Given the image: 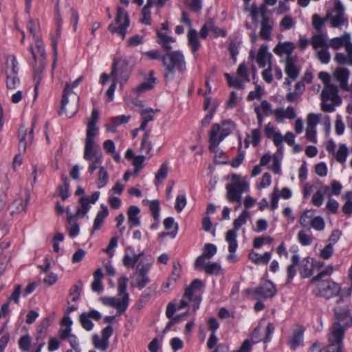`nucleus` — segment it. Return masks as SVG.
<instances>
[{
  "instance_id": "47",
  "label": "nucleus",
  "mask_w": 352,
  "mask_h": 352,
  "mask_svg": "<svg viewBox=\"0 0 352 352\" xmlns=\"http://www.w3.org/2000/svg\"><path fill=\"white\" fill-rule=\"evenodd\" d=\"M299 243L304 246L309 245L313 242V236L307 234L305 231L300 230L298 233Z\"/></svg>"
},
{
  "instance_id": "2",
  "label": "nucleus",
  "mask_w": 352,
  "mask_h": 352,
  "mask_svg": "<svg viewBox=\"0 0 352 352\" xmlns=\"http://www.w3.org/2000/svg\"><path fill=\"white\" fill-rule=\"evenodd\" d=\"M223 129L221 130L219 124H213L209 134V150L214 151L219 144L229 135L235 127V124L230 120H226L221 122Z\"/></svg>"
},
{
  "instance_id": "17",
  "label": "nucleus",
  "mask_w": 352,
  "mask_h": 352,
  "mask_svg": "<svg viewBox=\"0 0 352 352\" xmlns=\"http://www.w3.org/2000/svg\"><path fill=\"white\" fill-rule=\"evenodd\" d=\"M296 58L287 56L285 60V73L292 80H295L299 75V69L296 67Z\"/></svg>"
},
{
  "instance_id": "35",
  "label": "nucleus",
  "mask_w": 352,
  "mask_h": 352,
  "mask_svg": "<svg viewBox=\"0 0 352 352\" xmlns=\"http://www.w3.org/2000/svg\"><path fill=\"white\" fill-rule=\"evenodd\" d=\"M27 129L25 127L24 125H21L19 129V150L20 153H25L27 148V140H26V135H27Z\"/></svg>"
},
{
  "instance_id": "12",
  "label": "nucleus",
  "mask_w": 352,
  "mask_h": 352,
  "mask_svg": "<svg viewBox=\"0 0 352 352\" xmlns=\"http://www.w3.org/2000/svg\"><path fill=\"white\" fill-rule=\"evenodd\" d=\"M338 88L336 85L329 84L325 85L321 93L322 101L326 102L331 100L335 104H340L342 102L341 98L338 95Z\"/></svg>"
},
{
  "instance_id": "64",
  "label": "nucleus",
  "mask_w": 352,
  "mask_h": 352,
  "mask_svg": "<svg viewBox=\"0 0 352 352\" xmlns=\"http://www.w3.org/2000/svg\"><path fill=\"white\" fill-rule=\"evenodd\" d=\"M19 345L21 350L28 351L30 347V337L28 335L22 336L19 340Z\"/></svg>"
},
{
  "instance_id": "57",
  "label": "nucleus",
  "mask_w": 352,
  "mask_h": 352,
  "mask_svg": "<svg viewBox=\"0 0 352 352\" xmlns=\"http://www.w3.org/2000/svg\"><path fill=\"white\" fill-rule=\"evenodd\" d=\"M144 54L147 57L149 60H161L162 63H163V57L164 54H162L158 50H152L147 52H145Z\"/></svg>"
},
{
  "instance_id": "33",
  "label": "nucleus",
  "mask_w": 352,
  "mask_h": 352,
  "mask_svg": "<svg viewBox=\"0 0 352 352\" xmlns=\"http://www.w3.org/2000/svg\"><path fill=\"white\" fill-rule=\"evenodd\" d=\"M188 40L192 53H195L200 47V43L196 30L192 28L189 30L188 33Z\"/></svg>"
},
{
  "instance_id": "53",
  "label": "nucleus",
  "mask_w": 352,
  "mask_h": 352,
  "mask_svg": "<svg viewBox=\"0 0 352 352\" xmlns=\"http://www.w3.org/2000/svg\"><path fill=\"white\" fill-rule=\"evenodd\" d=\"M30 199V196L28 195L25 197V203L23 202L21 199H16L13 201L11 207L16 206L17 209V212H25L27 209V205Z\"/></svg>"
},
{
  "instance_id": "20",
  "label": "nucleus",
  "mask_w": 352,
  "mask_h": 352,
  "mask_svg": "<svg viewBox=\"0 0 352 352\" xmlns=\"http://www.w3.org/2000/svg\"><path fill=\"white\" fill-rule=\"evenodd\" d=\"M155 32L157 36V43L162 46L166 53L171 52L172 46L170 43H174L175 39L172 36L161 32L158 29H156Z\"/></svg>"
},
{
  "instance_id": "23",
  "label": "nucleus",
  "mask_w": 352,
  "mask_h": 352,
  "mask_svg": "<svg viewBox=\"0 0 352 352\" xmlns=\"http://www.w3.org/2000/svg\"><path fill=\"white\" fill-rule=\"evenodd\" d=\"M272 254L270 252H266L263 254L261 255L257 252L252 250L248 254V258L251 260L254 263L258 265H267L271 259Z\"/></svg>"
},
{
  "instance_id": "31",
  "label": "nucleus",
  "mask_w": 352,
  "mask_h": 352,
  "mask_svg": "<svg viewBox=\"0 0 352 352\" xmlns=\"http://www.w3.org/2000/svg\"><path fill=\"white\" fill-rule=\"evenodd\" d=\"M250 217V212L248 210H244L240 214V215L234 220L233 226L234 228L229 230L228 231H234L235 234L237 236L236 232L241 228V227L246 223L248 218Z\"/></svg>"
},
{
  "instance_id": "13",
  "label": "nucleus",
  "mask_w": 352,
  "mask_h": 352,
  "mask_svg": "<svg viewBox=\"0 0 352 352\" xmlns=\"http://www.w3.org/2000/svg\"><path fill=\"white\" fill-rule=\"evenodd\" d=\"M83 77L79 76L76 80H75L72 84L67 82L65 85L64 90L63 91L62 100L60 102V109L58 111V114L61 115L64 111H65V106L68 103V95L73 94L72 89L78 86V85L82 82Z\"/></svg>"
},
{
  "instance_id": "3",
  "label": "nucleus",
  "mask_w": 352,
  "mask_h": 352,
  "mask_svg": "<svg viewBox=\"0 0 352 352\" xmlns=\"http://www.w3.org/2000/svg\"><path fill=\"white\" fill-rule=\"evenodd\" d=\"M133 67L127 58L118 57L113 60L110 74L111 80H116L121 86H123L129 80Z\"/></svg>"
},
{
  "instance_id": "21",
  "label": "nucleus",
  "mask_w": 352,
  "mask_h": 352,
  "mask_svg": "<svg viewBox=\"0 0 352 352\" xmlns=\"http://www.w3.org/2000/svg\"><path fill=\"white\" fill-rule=\"evenodd\" d=\"M140 212V210L138 206H131L129 207L127 211L128 223L131 229L140 225V219L138 216Z\"/></svg>"
},
{
  "instance_id": "30",
  "label": "nucleus",
  "mask_w": 352,
  "mask_h": 352,
  "mask_svg": "<svg viewBox=\"0 0 352 352\" xmlns=\"http://www.w3.org/2000/svg\"><path fill=\"white\" fill-rule=\"evenodd\" d=\"M311 44L315 50L319 47L329 48L328 43L322 32H318V34L313 35L311 38Z\"/></svg>"
},
{
  "instance_id": "15",
  "label": "nucleus",
  "mask_w": 352,
  "mask_h": 352,
  "mask_svg": "<svg viewBox=\"0 0 352 352\" xmlns=\"http://www.w3.org/2000/svg\"><path fill=\"white\" fill-rule=\"evenodd\" d=\"M305 328L302 326H298L293 331L292 336L290 337L288 344L293 351L296 350L299 346L303 344V335Z\"/></svg>"
},
{
  "instance_id": "27",
  "label": "nucleus",
  "mask_w": 352,
  "mask_h": 352,
  "mask_svg": "<svg viewBox=\"0 0 352 352\" xmlns=\"http://www.w3.org/2000/svg\"><path fill=\"white\" fill-rule=\"evenodd\" d=\"M100 208L101 210L97 213L94 219L92 232L100 230L104 219L109 215V210L107 206H104V204H101Z\"/></svg>"
},
{
  "instance_id": "45",
  "label": "nucleus",
  "mask_w": 352,
  "mask_h": 352,
  "mask_svg": "<svg viewBox=\"0 0 352 352\" xmlns=\"http://www.w3.org/2000/svg\"><path fill=\"white\" fill-rule=\"evenodd\" d=\"M349 151L344 144L340 145L338 151L336 153V159L340 163H344L347 157Z\"/></svg>"
},
{
  "instance_id": "14",
  "label": "nucleus",
  "mask_w": 352,
  "mask_h": 352,
  "mask_svg": "<svg viewBox=\"0 0 352 352\" xmlns=\"http://www.w3.org/2000/svg\"><path fill=\"white\" fill-rule=\"evenodd\" d=\"M277 290L275 285L271 280H266L263 285L255 289V294L265 298L273 297Z\"/></svg>"
},
{
  "instance_id": "18",
  "label": "nucleus",
  "mask_w": 352,
  "mask_h": 352,
  "mask_svg": "<svg viewBox=\"0 0 352 352\" xmlns=\"http://www.w3.org/2000/svg\"><path fill=\"white\" fill-rule=\"evenodd\" d=\"M314 267L313 258L310 257L303 258L299 267L300 276L303 278L311 276Z\"/></svg>"
},
{
  "instance_id": "6",
  "label": "nucleus",
  "mask_w": 352,
  "mask_h": 352,
  "mask_svg": "<svg viewBox=\"0 0 352 352\" xmlns=\"http://www.w3.org/2000/svg\"><path fill=\"white\" fill-rule=\"evenodd\" d=\"M118 27L113 24H109L108 30L112 33H117L122 36V39L125 38L127 28L130 25V19L129 14L121 6L117 7V14L115 19Z\"/></svg>"
},
{
  "instance_id": "51",
  "label": "nucleus",
  "mask_w": 352,
  "mask_h": 352,
  "mask_svg": "<svg viewBox=\"0 0 352 352\" xmlns=\"http://www.w3.org/2000/svg\"><path fill=\"white\" fill-rule=\"evenodd\" d=\"M224 76L230 87H234L236 89H241L243 87V82L238 78L232 77L228 73H225Z\"/></svg>"
},
{
  "instance_id": "63",
  "label": "nucleus",
  "mask_w": 352,
  "mask_h": 352,
  "mask_svg": "<svg viewBox=\"0 0 352 352\" xmlns=\"http://www.w3.org/2000/svg\"><path fill=\"white\" fill-rule=\"evenodd\" d=\"M151 267V264L146 263L144 261H141L136 267L135 273L140 274H147Z\"/></svg>"
},
{
  "instance_id": "25",
  "label": "nucleus",
  "mask_w": 352,
  "mask_h": 352,
  "mask_svg": "<svg viewBox=\"0 0 352 352\" xmlns=\"http://www.w3.org/2000/svg\"><path fill=\"white\" fill-rule=\"evenodd\" d=\"M131 287H136L139 290L144 288L151 281L148 274H140L135 273L132 277Z\"/></svg>"
},
{
  "instance_id": "58",
  "label": "nucleus",
  "mask_w": 352,
  "mask_h": 352,
  "mask_svg": "<svg viewBox=\"0 0 352 352\" xmlns=\"http://www.w3.org/2000/svg\"><path fill=\"white\" fill-rule=\"evenodd\" d=\"M149 209L155 220H158L160 217V202L157 200H153L150 202Z\"/></svg>"
},
{
  "instance_id": "4",
  "label": "nucleus",
  "mask_w": 352,
  "mask_h": 352,
  "mask_svg": "<svg viewBox=\"0 0 352 352\" xmlns=\"http://www.w3.org/2000/svg\"><path fill=\"white\" fill-rule=\"evenodd\" d=\"M316 288L314 290L316 296L329 299L338 296L340 291V286L331 279L318 280Z\"/></svg>"
},
{
  "instance_id": "5",
  "label": "nucleus",
  "mask_w": 352,
  "mask_h": 352,
  "mask_svg": "<svg viewBox=\"0 0 352 352\" xmlns=\"http://www.w3.org/2000/svg\"><path fill=\"white\" fill-rule=\"evenodd\" d=\"M98 133V128L94 122L88 123L85 142L83 158L85 160H92L94 157L95 150H98L100 146L95 142L94 137Z\"/></svg>"
},
{
  "instance_id": "7",
  "label": "nucleus",
  "mask_w": 352,
  "mask_h": 352,
  "mask_svg": "<svg viewBox=\"0 0 352 352\" xmlns=\"http://www.w3.org/2000/svg\"><path fill=\"white\" fill-rule=\"evenodd\" d=\"M239 176L232 175V184H226L227 199L232 203L239 202L241 199V194L245 191L248 187L246 182H240Z\"/></svg>"
},
{
  "instance_id": "36",
  "label": "nucleus",
  "mask_w": 352,
  "mask_h": 352,
  "mask_svg": "<svg viewBox=\"0 0 352 352\" xmlns=\"http://www.w3.org/2000/svg\"><path fill=\"white\" fill-rule=\"evenodd\" d=\"M157 285L153 284L149 286L140 296L138 304L142 307L144 306L149 300L151 296L155 292Z\"/></svg>"
},
{
  "instance_id": "19",
  "label": "nucleus",
  "mask_w": 352,
  "mask_h": 352,
  "mask_svg": "<svg viewBox=\"0 0 352 352\" xmlns=\"http://www.w3.org/2000/svg\"><path fill=\"white\" fill-rule=\"evenodd\" d=\"M334 76L337 80L340 82L341 89L344 91H349L348 86L349 70L346 68H338L334 72Z\"/></svg>"
},
{
  "instance_id": "41",
  "label": "nucleus",
  "mask_w": 352,
  "mask_h": 352,
  "mask_svg": "<svg viewBox=\"0 0 352 352\" xmlns=\"http://www.w3.org/2000/svg\"><path fill=\"white\" fill-rule=\"evenodd\" d=\"M314 211L312 210H305L299 219V223L303 228H307L311 223L312 219L314 218Z\"/></svg>"
},
{
  "instance_id": "55",
  "label": "nucleus",
  "mask_w": 352,
  "mask_h": 352,
  "mask_svg": "<svg viewBox=\"0 0 352 352\" xmlns=\"http://www.w3.org/2000/svg\"><path fill=\"white\" fill-rule=\"evenodd\" d=\"M150 133V130H147L144 132L140 145V150L143 151L145 148L146 144H148L147 150L146 152L147 154H148L150 151L153 148V145L151 142H148Z\"/></svg>"
},
{
  "instance_id": "8",
  "label": "nucleus",
  "mask_w": 352,
  "mask_h": 352,
  "mask_svg": "<svg viewBox=\"0 0 352 352\" xmlns=\"http://www.w3.org/2000/svg\"><path fill=\"white\" fill-rule=\"evenodd\" d=\"M344 8L340 1H337L333 8L326 14V19L329 20L332 28H339L346 22L344 18Z\"/></svg>"
},
{
  "instance_id": "28",
  "label": "nucleus",
  "mask_w": 352,
  "mask_h": 352,
  "mask_svg": "<svg viewBox=\"0 0 352 352\" xmlns=\"http://www.w3.org/2000/svg\"><path fill=\"white\" fill-rule=\"evenodd\" d=\"M300 257L297 254H294L291 257L292 263L287 268V282L289 283L292 280L296 274V266L299 263Z\"/></svg>"
},
{
  "instance_id": "48",
  "label": "nucleus",
  "mask_w": 352,
  "mask_h": 352,
  "mask_svg": "<svg viewBox=\"0 0 352 352\" xmlns=\"http://www.w3.org/2000/svg\"><path fill=\"white\" fill-rule=\"evenodd\" d=\"M80 322L82 327L87 331H91L94 328V323L91 319L87 316L86 312H83L80 315Z\"/></svg>"
},
{
  "instance_id": "32",
  "label": "nucleus",
  "mask_w": 352,
  "mask_h": 352,
  "mask_svg": "<svg viewBox=\"0 0 352 352\" xmlns=\"http://www.w3.org/2000/svg\"><path fill=\"white\" fill-rule=\"evenodd\" d=\"M129 294H125L122 296V298H116L115 305L113 308L117 310V315H121L124 313L129 306Z\"/></svg>"
},
{
  "instance_id": "59",
  "label": "nucleus",
  "mask_w": 352,
  "mask_h": 352,
  "mask_svg": "<svg viewBox=\"0 0 352 352\" xmlns=\"http://www.w3.org/2000/svg\"><path fill=\"white\" fill-rule=\"evenodd\" d=\"M144 160L145 157L144 155H138L134 157L133 160V164L135 166L134 174H138L142 168Z\"/></svg>"
},
{
  "instance_id": "29",
  "label": "nucleus",
  "mask_w": 352,
  "mask_h": 352,
  "mask_svg": "<svg viewBox=\"0 0 352 352\" xmlns=\"http://www.w3.org/2000/svg\"><path fill=\"white\" fill-rule=\"evenodd\" d=\"M60 177L63 185L58 186V188L59 191V196L61 197L63 201H65L70 196V193L69 192V181L67 176L64 173L61 175Z\"/></svg>"
},
{
  "instance_id": "60",
  "label": "nucleus",
  "mask_w": 352,
  "mask_h": 352,
  "mask_svg": "<svg viewBox=\"0 0 352 352\" xmlns=\"http://www.w3.org/2000/svg\"><path fill=\"white\" fill-rule=\"evenodd\" d=\"M324 219L320 216L314 217L311 221V226L316 230L321 231L324 230Z\"/></svg>"
},
{
  "instance_id": "34",
  "label": "nucleus",
  "mask_w": 352,
  "mask_h": 352,
  "mask_svg": "<svg viewBox=\"0 0 352 352\" xmlns=\"http://www.w3.org/2000/svg\"><path fill=\"white\" fill-rule=\"evenodd\" d=\"M164 226L166 230H170L174 228V230L168 233L172 238H175L177 235L178 230V225L175 223V220L173 217H167L164 220ZM167 233L162 232L160 234V236H165Z\"/></svg>"
},
{
  "instance_id": "38",
  "label": "nucleus",
  "mask_w": 352,
  "mask_h": 352,
  "mask_svg": "<svg viewBox=\"0 0 352 352\" xmlns=\"http://www.w3.org/2000/svg\"><path fill=\"white\" fill-rule=\"evenodd\" d=\"M89 204V197H81L79 199V204L80 207H78L76 210L77 214H80V217H84L90 209Z\"/></svg>"
},
{
  "instance_id": "16",
  "label": "nucleus",
  "mask_w": 352,
  "mask_h": 352,
  "mask_svg": "<svg viewBox=\"0 0 352 352\" xmlns=\"http://www.w3.org/2000/svg\"><path fill=\"white\" fill-rule=\"evenodd\" d=\"M226 241L228 243V250L230 254L227 256V259L230 262L235 261L234 252L238 247L236 235L234 231H227L226 234Z\"/></svg>"
},
{
  "instance_id": "40",
  "label": "nucleus",
  "mask_w": 352,
  "mask_h": 352,
  "mask_svg": "<svg viewBox=\"0 0 352 352\" xmlns=\"http://www.w3.org/2000/svg\"><path fill=\"white\" fill-rule=\"evenodd\" d=\"M267 46L263 45L261 46L258 51L256 62L260 67L263 68L266 66V56L267 54Z\"/></svg>"
},
{
  "instance_id": "54",
  "label": "nucleus",
  "mask_w": 352,
  "mask_h": 352,
  "mask_svg": "<svg viewBox=\"0 0 352 352\" xmlns=\"http://www.w3.org/2000/svg\"><path fill=\"white\" fill-rule=\"evenodd\" d=\"M273 239L270 236H257L254 239L253 247L256 249L260 248L264 243L270 244Z\"/></svg>"
},
{
  "instance_id": "39",
  "label": "nucleus",
  "mask_w": 352,
  "mask_h": 352,
  "mask_svg": "<svg viewBox=\"0 0 352 352\" xmlns=\"http://www.w3.org/2000/svg\"><path fill=\"white\" fill-rule=\"evenodd\" d=\"M83 283L78 280L70 289L69 295L72 296V301L76 302L78 300L82 291Z\"/></svg>"
},
{
  "instance_id": "24",
  "label": "nucleus",
  "mask_w": 352,
  "mask_h": 352,
  "mask_svg": "<svg viewBox=\"0 0 352 352\" xmlns=\"http://www.w3.org/2000/svg\"><path fill=\"white\" fill-rule=\"evenodd\" d=\"M274 113L278 122H282L285 118L294 119L296 116L295 110L292 107H288L285 110L276 109Z\"/></svg>"
},
{
  "instance_id": "62",
  "label": "nucleus",
  "mask_w": 352,
  "mask_h": 352,
  "mask_svg": "<svg viewBox=\"0 0 352 352\" xmlns=\"http://www.w3.org/2000/svg\"><path fill=\"white\" fill-rule=\"evenodd\" d=\"M327 49H322L317 53L318 58L323 64H327L330 61V54Z\"/></svg>"
},
{
  "instance_id": "10",
  "label": "nucleus",
  "mask_w": 352,
  "mask_h": 352,
  "mask_svg": "<svg viewBox=\"0 0 352 352\" xmlns=\"http://www.w3.org/2000/svg\"><path fill=\"white\" fill-rule=\"evenodd\" d=\"M334 313L338 322H336L332 325V329L336 324H339L340 327L344 330L345 333L346 328L352 327V316L349 313V309L348 306H336L334 308ZM333 330H331V332Z\"/></svg>"
},
{
  "instance_id": "42",
  "label": "nucleus",
  "mask_w": 352,
  "mask_h": 352,
  "mask_svg": "<svg viewBox=\"0 0 352 352\" xmlns=\"http://www.w3.org/2000/svg\"><path fill=\"white\" fill-rule=\"evenodd\" d=\"M239 146H238V154L231 162V166L233 168L239 167L244 160V153L242 151V144H241V135H239Z\"/></svg>"
},
{
  "instance_id": "50",
  "label": "nucleus",
  "mask_w": 352,
  "mask_h": 352,
  "mask_svg": "<svg viewBox=\"0 0 352 352\" xmlns=\"http://www.w3.org/2000/svg\"><path fill=\"white\" fill-rule=\"evenodd\" d=\"M217 252V247L212 243H206L202 254L206 257L207 259H210Z\"/></svg>"
},
{
  "instance_id": "52",
  "label": "nucleus",
  "mask_w": 352,
  "mask_h": 352,
  "mask_svg": "<svg viewBox=\"0 0 352 352\" xmlns=\"http://www.w3.org/2000/svg\"><path fill=\"white\" fill-rule=\"evenodd\" d=\"M204 270L208 274H219L221 267L217 263H208L205 265Z\"/></svg>"
},
{
  "instance_id": "44",
  "label": "nucleus",
  "mask_w": 352,
  "mask_h": 352,
  "mask_svg": "<svg viewBox=\"0 0 352 352\" xmlns=\"http://www.w3.org/2000/svg\"><path fill=\"white\" fill-rule=\"evenodd\" d=\"M109 175L107 170L104 167H100L98 173V182L97 184L98 188H101L105 186L108 182Z\"/></svg>"
},
{
  "instance_id": "11",
  "label": "nucleus",
  "mask_w": 352,
  "mask_h": 352,
  "mask_svg": "<svg viewBox=\"0 0 352 352\" xmlns=\"http://www.w3.org/2000/svg\"><path fill=\"white\" fill-rule=\"evenodd\" d=\"M263 10L262 12V20L261 22V30L259 34L264 40H270L272 30L274 25L273 21L265 14V6L263 5Z\"/></svg>"
},
{
  "instance_id": "61",
  "label": "nucleus",
  "mask_w": 352,
  "mask_h": 352,
  "mask_svg": "<svg viewBox=\"0 0 352 352\" xmlns=\"http://www.w3.org/2000/svg\"><path fill=\"white\" fill-rule=\"evenodd\" d=\"M128 278L120 277L118 281V290L120 295L124 296L126 292V287L128 283Z\"/></svg>"
},
{
  "instance_id": "22",
  "label": "nucleus",
  "mask_w": 352,
  "mask_h": 352,
  "mask_svg": "<svg viewBox=\"0 0 352 352\" xmlns=\"http://www.w3.org/2000/svg\"><path fill=\"white\" fill-rule=\"evenodd\" d=\"M295 49V45L294 43L290 41H286L284 43H278L274 48V52L279 56L283 54H287L291 56L292 52Z\"/></svg>"
},
{
  "instance_id": "46",
  "label": "nucleus",
  "mask_w": 352,
  "mask_h": 352,
  "mask_svg": "<svg viewBox=\"0 0 352 352\" xmlns=\"http://www.w3.org/2000/svg\"><path fill=\"white\" fill-rule=\"evenodd\" d=\"M326 17L322 19L318 14H314L312 16V26L317 31V32H322V27L324 25Z\"/></svg>"
},
{
  "instance_id": "9",
  "label": "nucleus",
  "mask_w": 352,
  "mask_h": 352,
  "mask_svg": "<svg viewBox=\"0 0 352 352\" xmlns=\"http://www.w3.org/2000/svg\"><path fill=\"white\" fill-rule=\"evenodd\" d=\"M344 330L339 324L333 326L332 338H329L330 344L327 347V352H343Z\"/></svg>"
},
{
  "instance_id": "37",
  "label": "nucleus",
  "mask_w": 352,
  "mask_h": 352,
  "mask_svg": "<svg viewBox=\"0 0 352 352\" xmlns=\"http://www.w3.org/2000/svg\"><path fill=\"white\" fill-rule=\"evenodd\" d=\"M53 317L48 316L45 318L38 325L36 329L37 337L36 340L40 339L43 333H45L48 327L52 324Z\"/></svg>"
},
{
  "instance_id": "49",
  "label": "nucleus",
  "mask_w": 352,
  "mask_h": 352,
  "mask_svg": "<svg viewBox=\"0 0 352 352\" xmlns=\"http://www.w3.org/2000/svg\"><path fill=\"white\" fill-rule=\"evenodd\" d=\"M333 271V268L331 265L327 266L324 270H322L319 272L316 276H314L310 282L311 283H314L317 282L318 280H323L322 278L324 276H330Z\"/></svg>"
},
{
  "instance_id": "1",
  "label": "nucleus",
  "mask_w": 352,
  "mask_h": 352,
  "mask_svg": "<svg viewBox=\"0 0 352 352\" xmlns=\"http://www.w3.org/2000/svg\"><path fill=\"white\" fill-rule=\"evenodd\" d=\"M162 66L166 82L173 80L177 72L183 74L186 70L184 56L180 51H171L164 54Z\"/></svg>"
},
{
  "instance_id": "56",
  "label": "nucleus",
  "mask_w": 352,
  "mask_h": 352,
  "mask_svg": "<svg viewBox=\"0 0 352 352\" xmlns=\"http://www.w3.org/2000/svg\"><path fill=\"white\" fill-rule=\"evenodd\" d=\"M96 151L97 150H95L94 151V157H93V159L94 158V160L92 161V162L89 164V168H88V171L89 173L92 175L94 171L100 167L101 163H102V157L101 156H97L96 155Z\"/></svg>"
},
{
  "instance_id": "43",
  "label": "nucleus",
  "mask_w": 352,
  "mask_h": 352,
  "mask_svg": "<svg viewBox=\"0 0 352 352\" xmlns=\"http://www.w3.org/2000/svg\"><path fill=\"white\" fill-rule=\"evenodd\" d=\"M92 342L94 346L102 351H106L109 346V341H107L103 338H100L97 334L93 336Z\"/></svg>"
},
{
  "instance_id": "26",
  "label": "nucleus",
  "mask_w": 352,
  "mask_h": 352,
  "mask_svg": "<svg viewBox=\"0 0 352 352\" xmlns=\"http://www.w3.org/2000/svg\"><path fill=\"white\" fill-rule=\"evenodd\" d=\"M350 43V35L345 33L340 37L331 38L328 45L329 47H331L334 50H338L343 46L346 48V45Z\"/></svg>"
}]
</instances>
